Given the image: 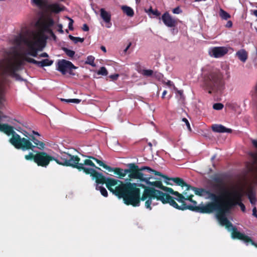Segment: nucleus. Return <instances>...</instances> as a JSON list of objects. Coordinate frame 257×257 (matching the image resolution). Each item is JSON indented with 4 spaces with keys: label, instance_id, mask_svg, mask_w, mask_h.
Instances as JSON below:
<instances>
[{
    "label": "nucleus",
    "instance_id": "ea45409f",
    "mask_svg": "<svg viewBox=\"0 0 257 257\" xmlns=\"http://www.w3.org/2000/svg\"><path fill=\"white\" fill-rule=\"evenodd\" d=\"M182 121L185 123V124H186V126L187 127L188 130L190 132H191V128L189 122L188 120V119L187 118H182Z\"/></svg>",
    "mask_w": 257,
    "mask_h": 257
},
{
    "label": "nucleus",
    "instance_id": "f257e3e1",
    "mask_svg": "<svg viewBox=\"0 0 257 257\" xmlns=\"http://www.w3.org/2000/svg\"><path fill=\"white\" fill-rule=\"evenodd\" d=\"M83 157L88 158L84 160L82 164L84 168L92 170L91 173L87 174L92 177V179H95L97 184H105L107 188L113 194L118 198H122L124 203L127 205H131L134 207L140 206V189L136 187V184L130 182L123 183L122 181L112 178H106L102 173L97 172L94 169L87 168L84 166H89L98 170L101 169L94 164L91 160H93L95 157L91 156L82 155Z\"/></svg>",
    "mask_w": 257,
    "mask_h": 257
},
{
    "label": "nucleus",
    "instance_id": "2f4dec72",
    "mask_svg": "<svg viewBox=\"0 0 257 257\" xmlns=\"http://www.w3.org/2000/svg\"><path fill=\"white\" fill-rule=\"evenodd\" d=\"M62 50L65 52L66 54L69 57L72 58L73 57H74L75 53V52L74 51L69 50L68 48L65 47L63 48Z\"/></svg>",
    "mask_w": 257,
    "mask_h": 257
},
{
    "label": "nucleus",
    "instance_id": "4d7b16f0",
    "mask_svg": "<svg viewBox=\"0 0 257 257\" xmlns=\"http://www.w3.org/2000/svg\"><path fill=\"white\" fill-rule=\"evenodd\" d=\"M251 156L254 159H257V154H256V153H251Z\"/></svg>",
    "mask_w": 257,
    "mask_h": 257
},
{
    "label": "nucleus",
    "instance_id": "20e7f679",
    "mask_svg": "<svg viewBox=\"0 0 257 257\" xmlns=\"http://www.w3.org/2000/svg\"><path fill=\"white\" fill-rule=\"evenodd\" d=\"M220 199L212 200L213 201L207 203L206 205L202 206H197V204L185 206L183 204L182 206V209H188L191 211H195L201 213H211L214 211H216V217L220 224L225 227L231 226V222L226 217V215L223 207H222V202H220Z\"/></svg>",
    "mask_w": 257,
    "mask_h": 257
},
{
    "label": "nucleus",
    "instance_id": "72a5a7b5",
    "mask_svg": "<svg viewBox=\"0 0 257 257\" xmlns=\"http://www.w3.org/2000/svg\"><path fill=\"white\" fill-rule=\"evenodd\" d=\"M97 74L102 76H106L108 74L107 70L105 67H100V69L97 71Z\"/></svg>",
    "mask_w": 257,
    "mask_h": 257
},
{
    "label": "nucleus",
    "instance_id": "4be33fe9",
    "mask_svg": "<svg viewBox=\"0 0 257 257\" xmlns=\"http://www.w3.org/2000/svg\"><path fill=\"white\" fill-rule=\"evenodd\" d=\"M212 130L214 132L217 133H231L232 130L225 127L224 126L221 124H213L211 126Z\"/></svg>",
    "mask_w": 257,
    "mask_h": 257
},
{
    "label": "nucleus",
    "instance_id": "ddd939ff",
    "mask_svg": "<svg viewBox=\"0 0 257 257\" xmlns=\"http://www.w3.org/2000/svg\"><path fill=\"white\" fill-rule=\"evenodd\" d=\"M26 55H23L22 59L17 60L14 62H11L7 65L6 70L11 75L15 76L17 75L16 72L24 64V61L25 60L24 59V57Z\"/></svg>",
    "mask_w": 257,
    "mask_h": 257
},
{
    "label": "nucleus",
    "instance_id": "052dcab7",
    "mask_svg": "<svg viewBox=\"0 0 257 257\" xmlns=\"http://www.w3.org/2000/svg\"><path fill=\"white\" fill-rule=\"evenodd\" d=\"M132 45V43H130L128 44V45H127V46L126 47V48L124 49V51L126 52L128 49V48H130V47Z\"/></svg>",
    "mask_w": 257,
    "mask_h": 257
},
{
    "label": "nucleus",
    "instance_id": "9d476101",
    "mask_svg": "<svg viewBox=\"0 0 257 257\" xmlns=\"http://www.w3.org/2000/svg\"><path fill=\"white\" fill-rule=\"evenodd\" d=\"M77 68L72 62L65 59L58 60L56 65L57 70L63 75L68 73L70 75H74L75 74L73 72V69H76Z\"/></svg>",
    "mask_w": 257,
    "mask_h": 257
},
{
    "label": "nucleus",
    "instance_id": "4c0bfd02",
    "mask_svg": "<svg viewBox=\"0 0 257 257\" xmlns=\"http://www.w3.org/2000/svg\"><path fill=\"white\" fill-rule=\"evenodd\" d=\"M153 74V71L152 70H144L143 74L146 76H151Z\"/></svg>",
    "mask_w": 257,
    "mask_h": 257
},
{
    "label": "nucleus",
    "instance_id": "13d9d810",
    "mask_svg": "<svg viewBox=\"0 0 257 257\" xmlns=\"http://www.w3.org/2000/svg\"><path fill=\"white\" fill-rule=\"evenodd\" d=\"M166 85H167L169 86H171L172 85V82L170 80H168L166 83Z\"/></svg>",
    "mask_w": 257,
    "mask_h": 257
},
{
    "label": "nucleus",
    "instance_id": "603ef678",
    "mask_svg": "<svg viewBox=\"0 0 257 257\" xmlns=\"http://www.w3.org/2000/svg\"><path fill=\"white\" fill-rule=\"evenodd\" d=\"M257 210L255 207H254L252 209V215L254 216H255L257 214Z\"/></svg>",
    "mask_w": 257,
    "mask_h": 257
},
{
    "label": "nucleus",
    "instance_id": "c03bdc74",
    "mask_svg": "<svg viewBox=\"0 0 257 257\" xmlns=\"http://www.w3.org/2000/svg\"><path fill=\"white\" fill-rule=\"evenodd\" d=\"M236 205H238L240 206V209L242 212L245 211V206L242 202H240L238 204H236Z\"/></svg>",
    "mask_w": 257,
    "mask_h": 257
},
{
    "label": "nucleus",
    "instance_id": "3c124183",
    "mask_svg": "<svg viewBox=\"0 0 257 257\" xmlns=\"http://www.w3.org/2000/svg\"><path fill=\"white\" fill-rule=\"evenodd\" d=\"M232 26V23L231 21H229L227 22V24L226 25V27L227 28H230Z\"/></svg>",
    "mask_w": 257,
    "mask_h": 257
},
{
    "label": "nucleus",
    "instance_id": "6e6552de",
    "mask_svg": "<svg viewBox=\"0 0 257 257\" xmlns=\"http://www.w3.org/2000/svg\"><path fill=\"white\" fill-rule=\"evenodd\" d=\"M21 139L27 140L28 143L26 146L24 145V143H21L22 145L23 146L22 147L16 148L17 149H21L23 151H26L29 150L33 151L36 147L41 150H43L45 148V145L44 143L39 141L33 135H29V139L26 138H21Z\"/></svg>",
    "mask_w": 257,
    "mask_h": 257
},
{
    "label": "nucleus",
    "instance_id": "39448f33",
    "mask_svg": "<svg viewBox=\"0 0 257 257\" xmlns=\"http://www.w3.org/2000/svg\"><path fill=\"white\" fill-rule=\"evenodd\" d=\"M246 192L244 190V188L241 187L239 190L234 191L232 193V198L222 202L226 215L230 213L231 210L240 202H242L243 196L246 194Z\"/></svg>",
    "mask_w": 257,
    "mask_h": 257
},
{
    "label": "nucleus",
    "instance_id": "7ed1b4c3",
    "mask_svg": "<svg viewBox=\"0 0 257 257\" xmlns=\"http://www.w3.org/2000/svg\"><path fill=\"white\" fill-rule=\"evenodd\" d=\"M26 160L33 161L38 166L46 167L52 161H55L57 164L67 167H71L77 169L79 171L90 174L92 170L84 168L82 164H78L80 158L77 156L72 155L68 153H61L57 158L48 155L45 152H36L35 154L29 153L25 156Z\"/></svg>",
    "mask_w": 257,
    "mask_h": 257
},
{
    "label": "nucleus",
    "instance_id": "f704fd0d",
    "mask_svg": "<svg viewBox=\"0 0 257 257\" xmlns=\"http://www.w3.org/2000/svg\"><path fill=\"white\" fill-rule=\"evenodd\" d=\"M93 160L95 161L100 166L102 167L104 169L109 168L108 166L104 164L102 161L98 160V159L94 158Z\"/></svg>",
    "mask_w": 257,
    "mask_h": 257
},
{
    "label": "nucleus",
    "instance_id": "e2e57ef3",
    "mask_svg": "<svg viewBox=\"0 0 257 257\" xmlns=\"http://www.w3.org/2000/svg\"><path fill=\"white\" fill-rule=\"evenodd\" d=\"M167 90H164L163 92V94H162V98H164L165 96V95L167 94Z\"/></svg>",
    "mask_w": 257,
    "mask_h": 257
},
{
    "label": "nucleus",
    "instance_id": "37998d69",
    "mask_svg": "<svg viewBox=\"0 0 257 257\" xmlns=\"http://www.w3.org/2000/svg\"><path fill=\"white\" fill-rule=\"evenodd\" d=\"M172 11L174 14H179L182 13V10L179 7L174 9Z\"/></svg>",
    "mask_w": 257,
    "mask_h": 257
},
{
    "label": "nucleus",
    "instance_id": "864d4df0",
    "mask_svg": "<svg viewBox=\"0 0 257 257\" xmlns=\"http://www.w3.org/2000/svg\"><path fill=\"white\" fill-rule=\"evenodd\" d=\"M23 135L27 138L26 139H29V135H31L29 134L27 132L24 131Z\"/></svg>",
    "mask_w": 257,
    "mask_h": 257
},
{
    "label": "nucleus",
    "instance_id": "1a4fd4ad",
    "mask_svg": "<svg viewBox=\"0 0 257 257\" xmlns=\"http://www.w3.org/2000/svg\"><path fill=\"white\" fill-rule=\"evenodd\" d=\"M231 226L229 227H225L228 231H231V237L233 239H239L243 241L246 245L248 243L251 244L252 245L257 247V243L254 242L251 237L245 235V234L241 233L237 230V228L233 226L231 222Z\"/></svg>",
    "mask_w": 257,
    "mask_h": 257
},
{
    "label": "nucleus",
    "instance_id": "79ce46f5",
    "mask_svg": "<svg viewBox=\"0 0 257 257\" xmlns=\"http://www.w3.org/2000/svg\"><path fill=\"white\" fill-rule=\"evenodd\" d=\"M84 41V38H80V37H75V39H74V43H77L78 42H80V43H82Z\"/></svg>",
    "mask_w": 257,
    "mask_h": 257
},
{
    "label": "nucleus",
    "instance_id": "774afa93",
    "mask_svg": "<svg viewBox=\"0 0 257 257\" xmlns=\"http://www.w3.org/2000/svg\"><path fill=\"white\" fill-rule=\"evenodd\" d=\"M51 33H52V36H53V37L54 39H55H55H56V36L54 34V33H53L52 31H51Z\"/></svg>",
    "mask_w": 257,
    "mask_h": 257
},
{
    "label": "nucleus",
    "instance_id": "8fccbe9b",
    "mask_svg": "<svg viewBox=\"0 0 257 257\" xmlns=\"http://www.w3.org/2000/svg\"><path fill=\"white\" fill-rule=\"evenodd\" d=\"M118 77V74H114V75H111L109 77L112 78V79L113 80H116L117 79Z\"/></svg>",
    "mask_w": 257,
    "mask_h": 257
},
{
    "label": "nucleus",
    "instance_id": "6ab92c4d",
    "mask_svg": "<svg viewBox=\"0 0 257 257\" xmlns=\"http://www.w3.org/2000/svg\"><path fill=\"white\" fill-rule=\"evenodd\" d=\"M100 16L103 21L107 24L106 27L110 28L111 26L110 23L111 20V15L110 14L106 12L104 9L102 8L100 10Z\"/></svg>",
    "mask_w": 257,
    "mask_h": 257
},
{
    "label": "nucleus",
    "instance_id": "2eb2a0df",
    "mask_svg": "<svg viewBox=\"0 0 257 257\" xmlns=\"http://www.w3.org/2000/svg\"><path fill=\"white\" fill-rule=\"evenodd\" d=\"M161 19L164 24L168 27H174L178 24V20L173 18L168 12L162 16Z\"/></svg>",
    "mask_w": 257,
    "mask_h": 257
},
{
    "label": "nucleus",
    "instance_id": "f3484780",
    "mask_svg": "<svg viewBox=\"0 0 257 257\" xmlns=\"http://www.w3.org/2000/svg\"><path fill=\"white\" fill-rule=\"evenodd\" d=\"M214 182L216 183L215 186L219 189V190L224 194H228V191L225 187L223 180L219 176H215L213 179Z\"/></svg>",
    "mask_w": 257,
    "mask_h": 257
},
{
    "label": "nucleus",
    "instance_id": "473e14b6",
    "mask_svg": "<svg viewBox=\"0 0 257 257\" xmlns=\"http://www.w3.org/2000/svg\"><path fill=\"white\" fill-rule=\"evenodd\" d=\"M62 101H65L67 103H79L81 100L79 99H61Z\"/></svg>",
    "mask_w": 257,
    "mask_h": 257
},
{
    "label": "nucleus",
    "instance_id": "6e6d98bb",
    "mask_svg": "<svg viewBox=\"0 0 257 257\" xmlns=\"http://www.w3.org/2000/svg\"><path fill=\"white\" fill-rule=\"evenodd\" d=\"M32 134L31 135H33V136L36 135L37 136H40V135L39 134V133H38L37 132H35V131H33L32 132Z\"/></svg>",
    "mask_w": 257,
    "mask_h": 257
},
{
    "label": "nucleus",
    "instance_id": "a18cd8bd",
    "mask_svg": "<svg viewBox=\"0 0 257 257\" xmlns=\"http://www.w3.org/2000/svg\"><path fill=\"white\" fill-rule=\"evenodd\" d=\"M58 32L61 34H63L64 33V31L62 29L63 28V26L62 24H58Z\"/></svg>",
    "mask_w": 257,
    "mask_h": 257
},
{
    "label": "nucleus",
    "instance_id": "b1692460",
    "mask_svg": "<svg viewBox=\"0 0 257 257\" xmlns=\"http://www.w3.org/2000/svg\"><path fill=\"white\" fill-rule=\"evenodd\" d=\"M48 8L50 11L55 13H58L63 10L62 8H60L59 5L58 4L49 5Z\"/></svg>",
    "mask_w": 257,
    "mask_h": 257
},
{
    "label": "nucleus",
    "instance_id": "aec40b11",
    "mask_svg": "<svg viewBox=\"0 0 257 257\" xmlns=\"http://www.w3.org/2000/svg\"><path fill=\"white\" fill-rule=\"evenodd\" d=\"M109 168H106L108 172H113L114 173L118 176V178L120 179H122L127 174V172H126V169H122L120 168H111V167L108 166Z\"/></svg>",
    "mask_w": 257,
    "mask_h": 257
},
{
    "label": "nucleus",
    "instance_id": "a211bd4d",
    "mask_svg": "<svg viewBox=\"0 0 257 257\" xmlns=\"http://www.w3.org/2000/svg\"><path fill=\"white\" fill-rule=\"evenodd\" d=\"M37 24L39 26L42 31L47 32L50 30V28L54 24V21L52 19H49L48 21L43 22H38Z\"/></svg>",
    "mask_w": 257,
    "mask_h": 257
},
{
    "label": "nucleus",
    "instance_id": "c85d7f7f",
    "mask_svg": "<svg viewBox=\"0 0 257 257\" xmlns=\"http://www.w3.org/2000/svg\"><path fill=\"white\" fill-rule=\"evenodd\" d=\"M97 185L96 186V189L97 190H99L100 193H101V195L102 196H103L104 197H107L108 193H107V191L106 189L104 187H103L102 186H98V185L99 184H97Z\"/></svg>",
    "mask_w": 257,
    "mask_h": 257
},
{
    "label": "nucleus",
    "instance_id": "a878e982",
    "mask_svg": "<svg viewBox=\"0 0 257 257\" xmlns=\"http://www.w3.org/2000/svg\"><path fill=\"white\" fill-rule=\"evenodd\" d=\"M29 47L30 49V51L29 52V54L33 56L37 57V50L36 48V47L34 45H31L29 42H24Z\"/></svg>",
    "mask_w": 257,
    "mask_h": 257
},
{
    "label": "nucleus",
    "instance_id": "680f3d73",
    "mask_svg": "<svg viewBox=\"0 0 257 257\" xmlns=\"http://www.w3.org/2000/svg\"><path fill=\"white\" fill-rule=\"evenodd\" d=\"M101 49L104 52H106V48L104 46H101Z\"/></svg>",
    "mask_w": 257,
    "mask_h": 257
},
{
    "label": "nucleus",
    "instance_id": "9b49d317",
    "mask_svg": "<svg viewBox=\"0 0 257 257\" xmlns=\"http://www.w3.org/2000/svg\"><path fill=\"white\" fill-rule=\"evenodd\" d=\"M188 188L192 189V191L195 194L199 196H205L207 195V198H209L211 200H216L221 199L220 195H217L215 194L210 192L209 190H207L204 188H199L192 186H188Z\"/></svg>",
    "mask_w": 257,
    "mask_h": 257
},
{
    "label": "nucleus",
    "instance_id": "0eeeda50",
    "mask_svg": "<svg viewBox=\"0 0 257 257\" xmlns=\"http://www.w3.org/2000/svg\"><path fill=\"white\" fill-rule=\"evenodd\" d=\"M127 166L128 169H126V172L128 173V177L131 179H139L141 181L145 182L146 176H144L142 171L146 170V166L140 168L134 163L128 164Z\"/></svg>",
    "mask_w": 257,
    "mask_h": 257
},
{
    "label": "nucleus",
    "instance_id": "bb28decb",
    "mask_svg": "<svg viewBox=\"0 0 257 257\" xmlns=\"http://www.w3.org/2000/svg\"><path fill=\"white\" fill-rule=\"evenodd\" d=\"M24 59L25 60V61H27L29 63H31L37 65L38 66L43 67V65L42 64V61H38L33 58L28 57L27 56H25L24 57Z\"/></svg>",
    "mask_w": 257,
    "mask_h": 257
},
{
    "label": "nucleus",
    "instance_id": "4468645a",
    "mask_svg": "<svg viewBox=\"0 0 257 257\" xmlns=\"http://www.w3.org/2000/svg\"><path fill=\"white\" fill-rule=\"evenodd\" d=\"M34 38L36 39L35 41H31L21 37L20 38L17 39L16 41L18 44H20L21 42L23 41L24 42H29L31 45H34L35 47H44L45 45V40L40 34L36 35Z\"/></svg>",
    "mask_w": 257,
    "mask_h": 257
},
{
    "label": "nucleus",
    "instance_id": "cd10ccee",
    "mask_svg": "<svg viewBox=\"0 0 257 257\" xmlns=\"http://www.w3.org/2000/svg\"><path fill=\"white\" fill-rule=\"evenodd\" d=\"M246 195L248 196V198L249 200L250 203L252 205L255 204L256 202V198L255 195L252 190H250L248 193H246Z\"/></svg>",
    "mask_w": 257,
    "mask_h": 257
},
{
    "label": "nucleus",
    "instance_id": "423d86ee",
    "mask_svg": "<svg viewBox=\"0 0 257 257\" xmlns=\"http://www.w3.org/2000/svg\"><path fill=\"white\" fill-rule=\"evenodd\" d=\"M204 84L210 94L212 93V90L219 89L221 85V80L219 73L211 72L205 76Z\"/></svg>",
    "mask_w": 257,
    "mask_h": 257
},
{
    "label": "nucleus",
    "instance_id": "5701e85b",
    "mask_svg": "<svg viewBox=\"0 0 257 257\" xmlns=\"http://www.w3.org/2000/svg\"><path fill=\"white\" fill-rule=\"evenodd\" d=\"M236 55L238 58L243 62H245L247 58V52L243 49L240 50L237 52Z\"/></svg>",
    "mask_w": 257,
    "mask_h": 257
},
{
    "label": "nucleus",
    "instance_id": "09e8293b",
    "mask_svg": "<svg viewBox=\"0 0 257 257\" xmlns=\"http://www.w3.org/2000/svg\"><path fill=\"white\" fill-rule=\"evenodd\" d=\"M252 96L257 100V85H256L254 92L252 93Z\"/></svg>",
    "mask_w": 257,
    "mask_h": 257
},
{
    "label": "nucleus",
    "instance_id": "a19ab883",
    "mask_svg": "<svg viewBox=\"0 0 257 257\" xmlns=\"http://www.w3.org/2000/svg\"><path fill=\"white\" fill-rule=\"evenodd\" d=\"M69 20V23L68 24V28L70 30H73V24L74 23L73 20L71 18H68Z\"/></svg>",
    "mask_w": 257,
    "mask_h": 257
},
{
    "label": "nucleus",
    "instance_id": "412c9836",
    "mask_svg": "<svg viewBox=\"0 0 257 257\" xmlns=\"http://www.w3.org/2000/svg\"><path fill=\"white\" fill-rule=\"evenodd\" d=\"M146 170L150 173L154 174L155 175H158L164 178L165 179V183L167 185H173V184L169 182L168 181L172 180V179H174V178H169V177L165 175H163L161 172L151 169L149 167L146 166Z\"/></svg>",
    "mask_w": 257,
    "mask_h": 257
},
{
    "label": "nucleus",
    "instance_id": "338daca9",
    "mask_svg": "<svg viewBox=\"0 0 257 257\" xmlns=\"http://www.w3.org/2000/svg\"><path fill=\"white\" fill-rule=\"evenodd\" d=\"M156 76V77H158V78H160V77L162 76V75H161V74L159 73Z\"/></svg>",
    "mask_w": 257,
    "mask_h": 257
},
{
    "label": "nucleus",
    "instance_id": "69168bd1",
    "mask_svg": "<svg viewBox=\"0 0 257 257\" xmlns=\"http://www.w3.org/2000/svg\"><path fill=\"white\" fill-rule=\"evenodd\" d=\"M253 14L257 17V10L253 11Z\"/></svg>",
    "mask_w": 257,
    "mask_h": 257
},
{
    "label": "nucleus",
    "instance_id": "e433bc0d",
    "mask_svg": "<svg viewBox=\"0 0 257 257\" xmlns=\"http://www.w3.org/2000/svg\"><path fill=\"white\" fill-rule=\"evenodd\" d=\"M223 104L221 103H216L213 105V109L215 110H221L223 108Z\"/></svg>",
    "mask_w": 257,
    "mask_h": 257
},
{
    "label": "nucleus",
    "instance_id": "bf43d9fd",
    "mask_svg": "<svg viewBox=\"0 0 257 257\" xmlns=\"http://www.w3.org/2000/svg\"><path fill=\"white\" fill-rule=\"evenodd\" d=\"M68 37H69V38L71 40H72V41H73L74 42V39H75V37H74V36H72V35H69Z\"/></svg>",
    "mask_w": 257,
    "mask_h": 257
},
{
    "label": "nucleus",
    "instance_id": "f8f14e48",
    "mask_svg": "<svg viewBox=\"0 0 257 257\" xmlns=\"http://www.w3.org/2000/svg\"><path fill=\"white\" fill-rule=\"evenodd\" d=\"M153 178L151 176H146V179L145 182L148 185L152 186L153 187L158 188L169 194L174 193L179 195L178 191H174L172 188L166 187L163 185L161 181H150V179Z\"/></svg>",
    "mask_w": 257,
    "mask_h": 257
},
{
    "label": "nucleus",
    "instance_id": "393cba45",
    "mask_svg": "<svg viewBox=\"0 0 257 257\" xmlns=\"http://www.w3.org/2000/svg\"><path fill=\"white\" fill-rule=\"evenodd\" d=\"M121 9L123 12L128 17H132L134 15V10L130 7L123 6H122Z\"/></svg>",
    "mask_w": 257,
    "mask_h": 257
},
{
    "label": "nucleus",
    "instance_id": "f03ea898",
    "mask_svg": "<svg viewBox=\"0 0 257 257\" xmlns=\"http://www.w3.org/2000/svg\"><path fill=\"white\" fill-rule=\"evenodd\" d=\"M176 185L181 186L182 188L185 187V190L181 194L178 192L179 195L174 193H171L176 197L174 198L168 194L163 193L162 191L156 189L154 187L146 186L145 185L141 184L140 186L144 189L141 197H140V201H146L145 207L150 210H152V205L154 206L157 204L153 201L156 199L158 201H161L163 204L169 203L173 207L181 210H185L182 209V206L185 204V206H189L185 202V201H189L193 204H197L196 201L193 200L194 195L192 193V189L188 188V186L190 185L187 184L184 180L179 177H175L172 179Z\"/></svg>",
    "mask_w": 257,
    "mask_h": 257
},
{
    "label": "nucleus",
    "instance_id": "58836bf2",
    "mask_svg": "<svg viewBox=\"0 0 257 257\" xmlns=\"http://www.w3.org/2000/svg\"><path fill=\"white\" fill-rule=\"evenodd\" d=\"M149 11L156 17H159L161 15V13L159 11H158L157 10H153L152 8L149 9Z\"/></svg>",
    "mask_w": 257,
    "mask_h": 257
},
{
    "label": "nucleus",
    "instance_id": "7c9ffc66",
    "mask_svg": "<svg viewBox=\"0 0 257 257\" xmlns=\"http://www.w3.org/2000/svg\"><path fill=\"white\" fill-rule=\"evenodd\" d=\"M94 57L91 55L88 56L87 57L86 61H85V64H89L93 67L95 66V64L94 62Z\"/></svg>",
    "mask_w": 257,
    "mask_h": 257
},
{
    "label": "nucleus",
    "instance_id": "0e129e2a",
    "mask_svg": "<svg viewBox=\"0 0 257 257\" xmlns=\"http://www.w3.org/2000/svg\"><path fill=\"white\" fill-rule=\"evenodd\" d=\"M34 2L37 4H39L40 3V0H34Z\"/></svg>",
    "mask_w": 257,
    "mask_h": 257
},
{
    "label": "nucleus",
    "instance_id": "c9c22d12",
    "mask_svg": "<svg viewBox=\"0 0 257 257\" xmlns=\"http://www.w3.org/2000/svg\"><path fill=\"white\" fill-rule=\"evenodd\" d=\"M53 63V61L47 59H44L42 60V64L43 67L44 66H48L51 65Z\"/></svg>",
    "mask_w": 257,
    "mask_h": 257
},
{
    "label": "nucleus",
    "instance_id": "49530a36",
    "mask_svg": "<svg viewBox=\"0 0 257 257\" xmlns=\"http://www.w3.org/2000/svg\"><path fill=\"white\" fill-rule=\"evenodd\" d=\"M250 141L251 142V143H252L253 146L254 148H255L256 149H257V140L251 139Z\"/></svg>",
    "mask_w": 257,
    "mask_h": 257
},
{
    "label": "nucleus",
    "instance_id": "dca6fc26",
    "mask_svg": "<svg viewBox=\"0 0 257 257\" xmlns=\"http://www.w3.org/2000/svg\"><path fill=\"white\" fill-rule=\"evenodd\" d=\"M228 51V50L226 47H215L211 50V55L215 58H220L227 54Z\"/></svg>",
    "mask_w": 257,
    "mask_h": 257
},
{
    "label": "nucleus",
    "instance_id": "c756f323",
    "mask_svg": "<svg viewBox=\"0 0 257 257\" xmlns=\"http://www.w3.org/2000/svg\"><path fill=\"white\" fill-rule=\"evenodd\" d=\"M219 16L223 20H227L230 18V15L224 11L223 9H220L219 11Z\"/></svg>",
    "mask_w": 257,
    "mask_h": 257
},
{
    "label": "nucleus",
    "instance_id": "5fc2aeb1",
    "mask_svg": "<svg viewBox=\"0 0 257 257\" xmlns=\"http://www.w3.org/2000/svg\"><path fill=\"white\" fill-rule=\"evenodd\" d=\"M40 57H48V55L47 53H45V52H44L43 53H42L40 55Z\"/></svg>",
    "mask_w": 257,
    "mask_h": 257
},
{
    "label": "nucleus",
    "instance_id": "de8ad7c7",
    "mask_svg": "<svg viewBox=\"0 0 257 257\" xmlns=\"http://www.w3.org/2000/svg\"><path fill=\"white\" fill-rule=\"evenodd\" d=\"M82 30L84 31H85V32H87V31H88L89 30V27L88 26V25L86 24H83V27L82 28Z\"/></svg>",
    "mask_w": 257,
    "mask_h": 257
}]
</instances>
